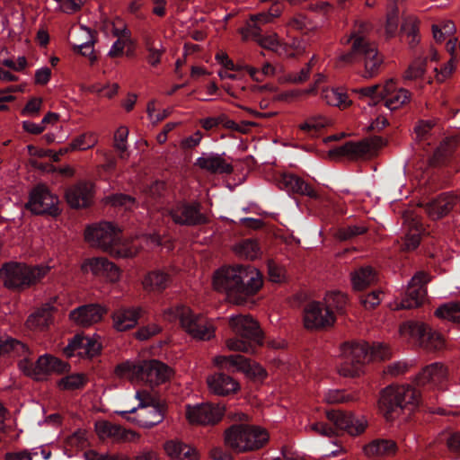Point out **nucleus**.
I'll return each instance as SVG.
<instances>
[{
	"label": "nucleus",
	"instance_id": "nucleus-1",
	"mask_svg": "<svg viewBox=\"0 0 460 460\" xmlns=\"http://www.w3.org/2000/svg\"><path fill=\"white\" fill-rule=\"evenodd\" d=\"M447 378V368L442 363H432L416 376L415 386L392 385L384 388L378 400L379 409L388 421L395 420L401 413L411 415L423 402L419 388L429 385L444 389Z\"/></svg>",
	"mask_w": 460,
	"mask_h": 460
},
{
	"label": "nucleus",
	"instance_id": "nucleus-2",
	"mask_svg": "<svg viewBox=\"0 0 460 460\" xmlns=\"http://www.w3.org/2000/svg\"><path fill=\"white\" fill-rule=\"evenodd\" d=\"M262 274L249 265L225 267L216 271L213 285L218 291L225 292L229 302L244 305L262 287Z\"/></svg>",
	"mask_w": 460,
	"mask_h": 460
},
{
	"label": "nucleus",
	"instance_id": "nucleus-3",
	"mask_svg": "<svg viewBox=\"0 0 460 460\" xmlns=\"http://www.w3.org/2000/svg\"><path fill=\"white\" fill-rule=\"evenodd\" d=\"M367 30L368 24L362 22L350 33L345 41L351 44L350 50L344 53L341 60L345 64H358L363 67L360 74L364 78H373L379 74L384 58L376 45L367 40Z\"/></svg>",
	"mask_w": 460,
	"mask_h": 460
},
{
	"label": "nucleus",
	"instance_id": "nucleus-4",
	"mask_svg": "<svg viewBox=\"0 0 460 460\" xmlns=\"http://www.w3.org/2000/svg\"><path fill=\"white\" fill-rule=\"evenodd\" d=\"M391 356L388 347L376 343H345L342 348V362L339 373L345 377H356L364 372L366 365L371 360H385Z\"/></svg>",
	"mask_w": 460,
	"mask_h": 460
},
{
	"label": "nucleus",
	"instance_id": "nucleus-5",
	"mask_svg": "<svg viewBox=\"0 0 460 460\" xmlns=\"http://www.w3.org/2000/svg\"><path fill=\"white\" fill-rule=\"evenodd\" d=\"M229 326L235 334L234 338L226 341L230 350L255 353L263 344V332L259 323L250 315H232Z\"/></svg>",
	"mask_w": 460,
	"mask_h": 460
},
{
	"label": "nucleus",
	"instance_id": "nucleus-6",
	"mask_svg": "<svg viewBox=\"0 0 460 460\" xmlns=\"http://www.w3.org/2000/svg\"><path fill=\"white\" fill-rule=\"evenodd\" d=\"M49 270V266L9 261L0 268V279L6 288L20 292L40 281Z\"/></svg>",
	"mask_w": 460,
	"mask_h": 460
},
{
	"label": "nucleus",
	"instance_id": "nucleus-7",
	"mask_svg": "<svg viewBox=\"0 0 460 460\" xmlns=\"http://www.w3.org/2000/svg\"><path fill=\"white\" fill-rule=\"evenodd\" d=\"M115 373L120 377L142 381L153 386L169 380L172 370L165 364L152 359L139 364L123 362L116 367Z\"/></svg>",
	"mask_w": 460,
	"mask_h": 460
},
{
	"label": "nucleus",
	"instance_id": "nucleus-8",
	"mask_svg": "<svg viewBox=\"0 0 460 460\" xmlns=\"http://www.w3.org/2000/svg\"><path fill=\"white\" fill-rule=\"evenodd\" d=\"M136 397L139 400L137 407L116 411L128 421L145 429H151L163 421L165 405L156 402L149 394L137 391Z\"/></svg>",
	"mask_w": 460,
	"mask_h": 460
},
{
	"label": "nucleus",
	"instance_id": "nucleus-9",
	"mask_svg": "<svg viewBox=\"0 0 460 460\" xmlns=\"http://www.w3.org/2000/svg\"><path fill=\"white\" fill-rule=\"evenodd\" d=\"M268 433L258 427L234 424L225 431V444L235 452L256 450L268 441Z\"/></svg>",
	"mask_w": 460,
	"mask_h": 460
},
{
	"label": "nucleus",
	"instance_id": "nucleus-10",
	"mask_svg": "<svg viewBox=\"0 0 460 460\" xmlns=\"http://www.w3.org/2000/svg\"><path fill=\"white\" fill-rule=\"evenodd\" d=\"M327 419L333 427L323 422L314 423L312 429L323 436L332 437L336 430L345 431L350 436L361 435L367 427V421L364 416L355 415L350 411L331 410L326 412Z\"/></svg>",
	"mask_w": 460,
	"mask_h": 460
},
{
	"label": "nucleus",
	"instance_id": "nucleus-11",
	"mask_svg": "<svg viewBox=\"0 0 460 460\" xmlns=\"http://www.w3.org/2000/svg\"><path fill=\"white\" fill-rule=\"evenodd\" d=\"M164 317L170 321H179L181 326L192 337L199 340H209L214 336V328L207 318L194 314L188 306L179 305L169 307L164 312Z\"/></svg>",
	"mask_w": 460,
	"mask_h": 460
},
{
	"label": "nucleus",
	"instance_id": "nucleus-12",
	"mask_svg": "<svg viewBox=\"0 0 460 460\" xmlns=\"http://www.w3.org/2000/svg\"><path fill=\"white\" fill-rule=\"evenodd\" d=\"M355 92L361 98L369 99V105H376L384 101L385 106L390 111H394L404 105L411 98V93L408 90L404 88L397 89L392 80L385 85L375 84L357 89Z\"/></svg>",
	"mask_w": 460,
	"mask_h": 460
},
{
	"label": "nucleus",
	"instance_id": "nucleus-13",
	"mask_svg": "<svg viewBox=\"0 0 460 460\" xmlns=\"http://www.w3.org/2000/svg\"><path fill=\"white\" fill-rule=\"evenodd\" d=\"M85 240L111 255L122 256L120 231L111 223L102 222L85 230Z\"/></svg>",
	"mask_w": 460,
	"mask_h": 460
},
{
	"label": "nucleus",
	"instance_id": "nucleus-14",
	"mask_svg": "<svg viewBox=\"0 0 460 460\" xmlns=\"http://www.w3.org/2000/svg\"><path fill=\"white\" fill-rule=\"evenodd\" d=\"M199 200L177 199L168 208L167 214L175 225L199 226L208 223V217L201 211Z\"/></svg>",
	"mask_w": 460,
	"mask_h": 460
},
{
	"label": "nucleus",
	"instance_id": "nucleus-15",
	"mask_svg": "<svg viewBox=\"0 0 460 460\" xmlns=\"http://www.w3.org/2000/svg\"><path fill=\"white\" fill-rule=\"evenodd\" d=\"M25 208L35 216L57 217L61 213L58 197L43 183L31 190Z\"/></svg>",
	"mask_w": 460,
	"mask_h": 460
},
{
	"label": "nucleus",
	"instance_id": "nucleus-16",
	"mask_svg": "<svg viewBox=\"0 0 460 460\" xmlns=\"http://www.w3.org/2000/svg\"><path fill=\"white\" fill-rule=\"evenodd\" d=\"M18 366L24 375L36 379L51 373L62 374L70 368L67 363L49 354L40 356L35 364L25 358L19 361Z\"/></svg>",
	"mask_w": 460,
	"mask_h": 460
},
{
	"label": "nucleus",
	"instance_id": "nucleus-17",
	"mask_svg": "<svg viewBox=\"0 0 460 460\" xmlns=\"http://www.w3.org/2000/svg\"><path fill=\"white\" fill-rule=\"evenodd\" d=\"M214 363L221 370L228 372L241 371L257 379H263L267 376L261 366L252 362L242 355L217 356L215 358Z\"/></svg>",
	"mask_w": 460,
	"mask_h": 460
},
{
	"label": "nucleus",
	"instance_id": "nucleus-18",
	"mask_svg": "<svg viewBox=\"0 0 460 460\" xmlns=\"http://www.w3.org/2000/svg\"><path fill=\"white\" fill-rule=\"evenodd\" d=\"M225 406L211 402L186 406V418L192 424L214 425L224 416Z\"/></svg>",
	"mask_w": 460,
	"mask_h": 460
},
{
	"label": "nucleus",
	"instance_id": "nucleus-19",
	"mask_svg": "<svg viewBox=\"0 0 460 460\" xmlns=\"http://www.w3.org/2000/svg\"><path fill=\"white\" fill-rule=\"evenodd\" d=\"M402 335H408L420 341V344L438 349L444 345L442 335L432 331L427 324L418 322H406L400 326Z\"/></svg>",
	"mask_w": 460,
	"mask_h": 460
},
{
	"label": "nucleus",
	"instance_id": "nucleus-20",
	"mask_svg": "<svg viewBox=\"0 0 460 460\" xmlns=\"http://www.w3.org/2000/svg\"><path fill=\"white\" fill-rule=\"evenodd\" d=\"M334 312L320 302H311L304 308V325L308 330L332 326L335 322Z\"/></svg>",
	"mask_w": 460,
	"mask_h": 460
},
{
	"label": "nucleus",
	"instance_id": "nucleus-21",
	"mask_svg": "<svg viewBox=\"0 0 460 460\" xmlns=\"http://www.w3.org/2000/svg\"><path fill=\"white\" fill-rule=\"evenodd\" d=\"M427 282L428 276L425 273L418 272L415 274L409 282L398 308L411 309L421 305L427 295L425 287Z\"/></svg>",
	"mask_w": 460,
	"mask_h": 460
},
{
	"label": "nucleus",
	"instance_id": "nucleus-22",
	"mask_svg": "<svg viewBox=\"0 0 460 460\" xmlns=\"http://www.w3.org/2000/svg\"><path fill=\"white\" fill-rule=\"evenodd\" d=\"M82 270L84 273L91 272L93 276L102 278L110 282L118 281L120 276L119 269L104 257L85 259L82 264Z\"/></svg>",
	"mask_w": 460,
	"mask_h": 460
},
{
	"label": "nucleus",
	"instance_id": "nucleus-23",
	"mask_svg": "<svg viewBox=\"0 0 460 460\" xmlns=\"http://www.w3.org/2000/svg\"><path fill=\"white\" fill-rule=\"evenodd\" d=\"M277 185L288 194L306 196L312 199H319L318 192L299 176L293 173H281L276 178Z\"/></svg>",
	"mask_w": 460,
	"mask_h": 460
},
{
	"label": "nucleus",
	"instance_id": "nucleus-24",
	"mask_svg": "<svg viewBox=\"0 0 460 460\" xmlns=\"http://www.w3.org/2000/svg\"><path fill=\"white\" fill-rule=\"evenodd\" d=\"M108 308L98 303L80 305L69 314L70 319L78 325L89 326L102 320Z\"/></svg>",
	"mask_w": 460,
	"mask_h": 460
},
{
	"label": "nucleus",
	"instance_id": "nucleus-25",
	"mask_svg": "<svg viewBox=\"0 0 460 460\" xmlns=\"http://www.w3.org/2000/svg\"><path fill=\"white\" fill-rule=\"evenodd\" d=\"M94 192V185L90 181H79L66 190V199L74 208H87L91 205Z\"/></svg>",
	"mask_w": 460,
	"mask_h": 460
},
{
	"label": "nucleus",
	"instance_id": "nucleus-26",
	"mask_svg": "<svg viewBox=\"0 0 460 460\" xmlns=\"http://www.w3.org/2000/svg\"><path fill=\"white\" fill-rule=\"evenodd\" d=\"M101 349L102 346L96 340L78 333L69 341L65 348V352L69 357L76 354L80 357L93 358L100 353Z\"/></svg>",
	"mask_w": 460,
	"mask_h": 460
},
{
	"label": "nucleus",
	"instance_id": "nucleus-27",
	"mask_svg": "<svg viewBox=\"0 0 460 460\" xmlns=\"http://www.w3.org/2000/svg\"><path fill=\"white\" fill-rule=\"evenodd\" d=\"M95 430L101 439L110 438L115 442L135 441L139 438L135 431L126 429L122 426L108 420L97 421Z\"/></svg>",
	"mask_w": 460,
	"mask_h": 460
},
{
	"label": "nucleus",
	"instance_id": "nucleus-28",
	"mask_svg": "<svg viewBox=\"0 0 460 460\" xmlns=\"http://www.w3.org/2000/svg\"><path fill=\"white\" fill-rule=\"evenodd\" d=\"M458 202V198L451 193H442L436 198L431 199L423 205L429 217L437 220L447 216Z\"/></svg>",
	"mask_w": 460,
	"mask_h": 460
},
{
	"label": "nucleus",
	"instance_id": "nucleus-29",
	"mask_svg": "<svg viewBox=\"0 0 460 460\" xmlns=\"http://www.w3.org/2000/svg\"><path fill=\"white\" fill-rule=\"evenodd\" d=\"M194 164L211 174H231L234 172L233 165L217 153L203 154Z\"/></svg>",
	"mask_w": 460,
	"mask_h": 460
},
{
	"label": "nucleus",
	"instance_id": "nucleus-30",
	"mask_svg": "<svg viewBox=\"0 0 460 460\" xmlns=\"http://www.w3.org/2000/svg\"><path fill=\"white\" fill-rule=\"evenodd\" d=\"M207 382L209 390L220 396L235 394L240 388L238 382L224 372H217L209 376Z\"/></svg>",
	"mask_w": 460,
	"mask_h": 460
},
{
	"label": "nucleus",
	"instance_id": "nucleus-31",
	"mask_svg": "<svg viewBox=\"0 0 460 460\" xmlns=\"http://www.w3.org/2000/svg\"><path fill=\"white\" fill-rule=\"evenodd\" d=\"M141 310L136 307H121L112 314L113 327L118 332H125L134 328L140 317Z\"/></svg>",
	"mask_w": 460,
	"mask_h": 460
},
{
	"label": "nucleus",
	"instance_id": "nucleus-32",
	"mask_svg": "<svg viewBox=\"0 0 460 460\" xmlns=\"http://www.w3.org/2000/svg\"><path fill=\"white\" fill-rule=\"evenodd\" d=\"M172 283V277L162 270H155L146 274L143 281L144 288L148 291L161 293Z\"/></svg>",
	"mask_w": 460,
	"mask_h": 460
},
{
	"label": "nucleus",
	"instance_id": "nucleus-33",
	"mask_svg": "<svg viewBox=\"0 0 460 460\" xmlns=\"http://www.w3.org/2000/svg\"><path fill=\"white\" fill-rule=\"evenodd\" d=\"M54 307L49 304L32 313L26 321V326L34 331H44L52 322Z\"/></svg>",
	"mask_w": 460,
	"mask_h": 460
},
{
	"label": "nucleus",
	"instance_id": "nucleus-34",
	"mask_svg": "<svg viewBox=\"0 0 460 460\" xmlns=\"http://www.w3.org/2000/svg\"><path fill=\"white\" fill-rule=\"evenodd\" d=\"M377 280L376 271L370 266L360 267L351 273L353 288L362 291Z\"/></svg>",
	"mask_w": 460,
	"mask_h": 460
},
{
	"label": "nucleus",
	"instance_id": "nucleus-35",
	"mask_svg": "<svg viewBox=\"0 0 460 460\" xmlns=\"http://www.w3.org/2000/svg\"><path fill=\"white\" fill-rule=\"evenodd\" d=\"M397 446L394 440L386 438H377L364 447L365 454L368 456H391L396 452Z\"/></svg>",
	"mask_w": 460,
	"mask_h": 460
},
{
	"label": "nucleus",
	"instance_id": "nucleus-36",
	"mask_svg": "<svg viewBox=\"0 0 460 460\" xmlns=\"http://www.w3.org/2000/svg\"><path fill=\"white\" fill-rule=\"evenodd\" d=\"M322 98L329 105L337 106L341 109L348 108L351 104V101L342 87L323 90Z\"/></svg>",
	"mask_w": 460,
	"mask_h": 460
},
{
	"label": "nucleus",
	"instance_id": "nucleus-37",
	"mask_svg": "<svg viewBox=\"0 0 460 460\" xmlns=\"http://www.w3.org/2000/svg\"><path fill=\"white\" fill-rule=\"evenodd\" d=\"M216 58L224 67L218 72V75L221 79L228 78L231 80H236L238 78V75L231 72H237L241 69H245L244 66L235 65L226 53H217Z\"/></svg>",
	"mask_w": 460,
	"mask_h": 460
},
{
	"label": "nucleus",
	"instance_id": "nucleus-38",
	"mask_svg": "<svg viewBox=\"0 0 460 460\" xmlns=\"http://www.w3.org/2000/svg\"><path fill=\"white\" fill-rule=\"evenodd\" d=\"M13 352L17 356H26L30 354L29 348L18 340L6 337L0 338V355Z\"/></svg>",
	"mask_w": 460,
	"mask_h": 460
},
{
	"label": "nucleus",
	"instance_id": "nucleus-39",
	"mask_svg": "<svg viewBox=\"0 0 460 460\" xmlns=\"http://www.w3.org/2000/svg\"><path fill=\"white\" fill-rule=\"evenodd\" d=\"M87 381L88 378L84 374L76 373L62 377L58 385L60 389L74 391L83 389Z\"/></svg>",
	"mask_w": 460,
	"mask_h": 460
},
{
	"label": "nucleus",
	"instance_id": "nucleus-40",
	"mask_svg": "<svg viewBox=\"0 0 460 460\" xmlns=\"http://www.w3.org/2000/svg\"><path fill=\"white\" fill-rule=\"evenodd\" d=\"M234 252L242 258L254 260L259 256L260 247L256 241L244 239L235 244Z\"/></svg>",
	"mask_w": 460,
	"mask_h": 460
},
{
	"label": "nucleus",
	"instance_id": "nucleus-41",
	"mask_svg": "<svg viewBox=\"0 0 460 460\" xmlns=\"http://www.w3.org/2000/svg\"><path fill=\"white\" fill-rule=\"evenodd\" d=\"M435 315L441 319L460 323V302H449L437 308Z\"/></svg>",
	"mask_w": 460,
	"mask_h": 460
},
{
	"label": "nucleus",
	"instance_id": "nucleus-42",
	"mask_svg": "<svg viewBox=\"0 0 460 460\" xmlns=\"http://www.w3.org/2000/svg\"><path fill=\"white\" fill-rule=\"evenodd\" d=\"M328 125V119L322 115H314L309 117L303 124L300 129L309 136H315L319 131Z\"/></svg>",
	"mask_w": 460,
	"mask_h": 460
},
{
	"label": "nucleus",
	"instance_id": "nucleus-43",
	"mask_svg": "<svg viewBox=\"0 0 460 460\" xmlns=\"http://www.w3.org/2000/svg\"><path fill=\"white\" fill-rule=\"evenodd\" d=\"M367 151L365 145L354 142H347L335 149L338 155L349 156L353 159L365 155Z\"/></svg>",
	"mask_w": 460,
	"mask_h": 460
},
{
	"label": "nucleus",
	"instance_id": "nucleus-44",
	"mask_svg": "<svg viewBox=\"0 0 460 460\" xmlns=\"http://www.w3.org/2000/svg\"><path fill=\"white\" fill-rule=\"evenodd\" d=\"M106 203L112 207L122 208L125 210H130L137 206V200L134 197L124 193H113L106 196Z\"/></svg>",
	"mask_w": 460,
	"mask_h": 460
},
{
	"label": "nucleus",
	"instance_id": "nucleus-45",
	"mask_svg": "<svg viewBox=\"0 0 460 460\" xmlns=\"http://www.w3.org/2000/svg\"><path fill=\"white\" fill-rule=\"evenodd\" d=\"M86 31L87 40L80 45H74L73 49L76 53H80L84 57H89L91 61L93 62L96 58L93 56V44H94V37L92 33L91 30L84 27Z\"/></svg>",
	"mask_w": 460,
	"mask_h": 460
},
{
	"label": "nucleus",
	"instance_id": "nucleus-46",
	"mask_svg": "<svg viewBox=\"0 0 460 460\" xmlns=\"http://www.w3.org/2000/svg\"><path fill=\"white\" fill-rule=\"evenodd\" d=\"M325 301L326 304L324 306L330 308L332 312H333V309L337 312H342L347 304L348 298L343 293L335 291L328 294Z\"/></svg>",
	"mask_w": 460,
	"mask_h": 460
},
{
	"label": "nucleus",
	"instance_id": "nucleus-47",
	"mask_svg": "<svg viewBox=\"0 0 460 460\" xmlns=\"http://www.w3.org/2000/svg\"><path fill=\"white\" fill-rule=\"evenodd\" d=\"M383 293L379 290H374L369 293H363L358 296V300L361 305L366 310L374 309L382 301Z\"/></svg>",
	"mask_w": 460,
	"mask_h": 460
},
{
	"label": "nucleus",
	"instance_id": "nucleus-48",
	"mask_svg": "<svg viewBox=\"0 0 460 460\" xmlns=\"http://www.w3.org/2000/svg\"><path fill=\"white\" fill-rule=\"evenodd\" d=\"M97 143V137L93 133L83 134L71 142L72 149L85 150L92 148Z\"/></svg>",
	"mask_w": 460,
	"mask_h": 460
},
{
	"label": "nucleus",
	"instance_id": "nucleus-49",
	"mask_svg": "<svg viewBox=\"0 0 460 460\" xmlns=\"http://www.w3.org/2000/svg\"><path fill=\"white\" fill-rule=\"evenodd\" d=\"M244 68L250 76L257 82L263 81L265 76L274 75L276 70L275 67L269 62L265 63L261 70L251 66H244Z\"/></svg>",
	"mask_w": 460,
	"mask_h": 460
},
{
	"label": "nucleus",
	"instance_id": "nucleus-50",
	"mask_svg": "<svg viewBox=\"0 0 460 460\" xmlns=\"http://www.w3.org/2000/svg\"><path fill=\"white\" fill-rule=\"evenodd\" d=\"M128 135V129L121 126L114 134V147L120 153L119 156L123 158V153L127 150V138Z\"/></svg>",
	"mask_w": 460,
	"mask_h": 460
},
{
	"label": "nucleus",
	"instance_id": "nucleus-51",
	"mask_svg": "<svg viewBox=\"0 0 460 460\" xmlns=\"http://www.w3.org/2000/svg\"><path fill=\"white\" fill-rule=\"evenodd\" d=\"M447 449L453 454L460 453V431L451 432L440 438Z\"/></svg>",
	"mask_w": 460,
	"mask_h": 460
},
{
	"label": "nucleus",
	"instance_id": "nucleus-52",
	"mask_svg": "<svg viewBox=\"0 0 460 460\" xmlns=\"http://www.w3.org/2000/svg\"><path fill=\"white\" fill-rule=\"evenodd\" d=\"M425 73V62L416 61L411 64L405 71L404 78L407 80H414L420 78Z\"/></svg>",
	"mask_w": 460,
	"mask_h": 460
},
{
	"label": "nucleus",
	"instance_id": "nucleus-53",
	"mask_svg": "<svg viewBox=\"0 0 460 460\" xmlns=\"http://www.w3.org/2000/svg\"><path fill=\"white\" fill-rule=\"evenodd\" d=\"M351 400V396L343 390H331L325 395V401L330 403L345 402Z\"/></svg>",
	"mask_w": 460,
	"mask_h": 460
},
{
	"label": "nucleus",
	"instance_id": "nucleus-54",
	"mask_svg": "<svg viewBox=\"0 0 460 460\" xmlns=\"http://www.w3.org/2000/svg\"><path fill=\"white\" fill-rule=\"evenodd\" d=\"M367 228L362 226H348L340 230V236L343 240L354 238L365 234Z\"/></svg>",
	"mask_w": 460,
	"mask_h": 460
},
{
	"label": "nucleus",
	"instance_id": "nucleus-55",
	"mask_svg": "<svg viewBox=\"0 0 460 460\" xmlns=\"http://www.w3.org/2000/svg\"><path fill=\"white\" fill-rule=\"evenodd\" d=\"M183 443L178 440H169L164 445V449L172 460H178L181 456Z\"/></svg>",
	"mask_w": 460,
	"mask_h": 460
},
{
	"label": "nucleus",
	"instance_id": "nucleus-56",
	"mask_svg": "<svg viewBox=\"0 0 460 460\" xmlns=\"http://www.w3.org/2000/svg\"><path fill=\"white\" fill-rule=\"evenodd\" d=\"M147 55L146 57V62L152 66L153 67H156L162 59V56L165 52V49L160 44V48H155L150 50H147Z\"/></svg>",
	"mask_w": 460,
	"mask_h": 460
},
{
	"label": "nucleus",
	"instance_id": "nucleus-57",
	"mask_svg": "<svg viewBox=\"0 0 460 460\" xmlns=\"http://www.w3.org/2000/svg\"><path fill=\"white\" fill-rule=\"evenodd\" d=\"M42 104V99L33 97L30 99L22 111V115H38Z\"/></svg>",
	"mask_w": 460,
	"mask_h": 460
},
{
	"label": "nucleus",
	"instance_id": "nucleus-58",
	"mask_svg": "<svg viewBox=\"0 0 460 460\" xmlns=\"http://www.w3.org/2000/svg\"><path fill=\"white\" fill-rule=\"evenodd\" d=\"M402 31H403L409 37H411L410 42L411 47H414L418 43V26L415 22H406L402 25Z\"/></svg>",
	"mask_w": 460,
	"mask_h": 460
},
{
	"label": "nucleus",
	"instance_id": "nucleus-59",
	"mask_svg": "<svg viewBox=\"0 0 460 460\" xmlns=\"http://www.w3.org/2000/svg\"><path fill=\"white\" fill-rule=\"evenodd\" d=\"M38 452H30L25 449L19 452H8L5 454V460H32L34 456H37Z\"/></svg>",
	"mask_w": 460,
	"mask_h": 460
},
{
	"label": "nucleus",
	"instance_id": "nucleus-60",
	"mask_svg": "<svg viewBox=\"0 0 460 460\" xmlns=\"http://www.w3.org/2000/svg\"><path fill=\"white\" fill-rule=\"evenodd\" d=\"M160 332L157 325H147L140 328L137 332V338L139 340H147Z\"/></svg>",
	"mask_w": 460,
	"mask_h": 460
},
{
	"label": "nucleus",
	"instance_id": "nucleus-61",
	"mask_svg": "<svg viewBox=\"0 0 460 460\" xmlns=\"http://www.w3.org/2000/svg\"><path fill=\"white\" fill-rule=\"evenodd\" d=\"M126 45H134V42H126L123 40H117L111 46L109 56L111 58L121 57L124 54Z\"/></svg>",
	"mask_w": 460,
	"mask_h": 460
},
{
	"label": "nucleus",
	"instance_id": "nucleus-62",
	"mask_svg": "<svg viewBox=\"0 0 460 460\" xmlns=\"http://www.w3.org/2000/svg\"><path fill=\"white\" fill-rule=\"evenodd\" d=\"M408 369V366L405 362L397 361L387 366L385 373L396 376L403 374Z\"/></svg>",
	"mask_w": 460,
	"mask_h": 460
},
{
	"label": "nucleus",
	"instance_id": "nucleus-63",
	"mask_svg": "<svg viewBox=\"0 0 460 460\" xmlns=\"http://www.w3.org/2000/svg\"><path fill=\"white\" fill-rule=\"evenodd\" d=\"M310 70V64H306L299 72L291 74L289 79L296 84L303 83L308 79Z\"/></svg>",
	"mask_w": 460,
	"mask_h": 460
},
{
	"label": "nucleus",
	"instance_id": "nucleus-64",
	"mask_svg": "<svg viewBox=\"0 0 460 460\" xmlns=\"http://www.w3.org/2000/svg\"><path fill=\"white\" fill-rule=\"evenodd\" d=\"M51 76V70L50 68L45 66L40 69H38L35 73V82L39 84H46Z\"/></svg>",
	"mask_w": 460,
	"mask_h": 460
}]
</instances>
